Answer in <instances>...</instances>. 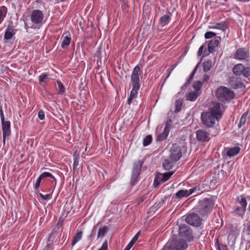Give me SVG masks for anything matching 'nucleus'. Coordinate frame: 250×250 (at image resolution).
Segmentation results:
<instances>
[{
	"instance_id": "nucleus-46",
	"label": "nucleus",
	"mask_w": 250,
	"mask_h": 250,
	"mask_svg": "<svg viewBox=\"0 0 250 250\" xmlns=\"http://www.w3.org/2000/svg\"><path fill=\"white\" fill-rule=\"evenodd\" d=\"M216 36V33L211 31L207 32L205 34V38L206 39H210Z\"/></svg>"
},
{
	"instance_id": "nucleus-15",
	"label": "nucleus",
	"mask_w": 250,
	"mask_h": 250,
	"mask_svg": "<svg viewBox=\"0 0 250 250\" xmlns=\"http://www.w3.org/2000/svg\"><path fill=\"white\" fill-rule=\"evenodd\" d=\"M1 125L2 129L3 143L5 144L6 138L11 134V123L9 121H2Z\"/></svg>"
},
{
	"instance_id": "nucleus-31",
	"label": "nucleus",
	"mask_w": 250,
	"mask_h": 250,
	"mask_svg": "<svg viewBox=\"0 0 250 250\" xmlns=\"http://www.w3.org/2000/svg\"><path fill=\"white\" fill-rule=\"evenodd\" d=\"M7 8L4 6L0 7V24L3 21L7 13Z\"/></svg>"
},
{
	"instance_id": "nucleus-4",
	"label": "nucleus",
	"mask_w": 250,
	"mask_h": 250,
	"mask_svg": "<svg viewBox=\"0 0 250 250\" xmlns=\"http://www.w3.org/2000/svg\"><path fill=\"white\" fill-rule=\"evenodd\" d=\"M201 121L203 124L208 128L212 127L216 121H218L220 118H218L215 115L208 112H203L201 116Z\"/></svg>"
},
{
	"instance_id": "nucleus-11",
	"label": "nucleus",
	"mask_w": 250,
	"mask_h": 250,
	"mask_svg": "<svg viewBox=\"0 0 250 250\" xmlns=\"http://www.w3.org/2000/svg\"><path fill=\"white\" fill-rule=\"evenodd\" d=\"M186 221L192 226L198 227L202 224V220L196 213H191L187 216Z\"/></svg>"
},
{
	"instance_id": "nucleus-61",
	"label": "nucleus",
	"mask_w": 250,
	"mask_h": 250,
	"mask_svg": "<svg viewBox=\"0 0 250 250\" xmlns=\"http://www.w3.org/2000/svg\"><path fill=\"white\" fill-rule=\"evenodd\" d=\"M43 197V200H47L50 198V195L49 194H47L46 195H44Z\"/></svg>"
},
{
	"instance_id": "nucleus-58",
	"label": "nucleus",
	"mask_w": 250,
	"mask_h": 250,
	"mask_svg": "<svg viewBox=\"0 0 250 250\" xmlns=\"http://www.w3.org/2000/svg\"><path fill=\"white\" fill-rule=\"evenodd\" d=\"M48 177L50 178L51 179H52L55 182V185H56L57 181L55 177L50 173V176H49Z\"/></svg>"
},
{
	"instance_id": "nucleus-3",
	"label": "nucleus",
	"mask_w": 250,
	"mask_h": 250,
	"mask_svg": "<svg viewBox=\"0 0 250 250\" xmlns=\"http://www.w3.org/2000/svg\"><path fill=\"white\" fill-rule=\"evenodd\" d=\"M247 200H250V196H245L244 195H241L237 197V202L240 206H235L233 208L234 212L236 215L240 217H243L245 215L247 205Z\"/></svg>"
},
{
	"instance_id": "nucleus-21",
	"label": "nucleus",
	"mask_w": 250,
	"mask_h": 250,
	"mask_svg": "<svg viewBox=\"0 0 250 250\" xmlns=\"http://www.w3.org/2000/svg\"><path fill=\"white\" fill-rule=\"evenodd\" d=\"M132 86V89L131 90L129 97L128 98V99L127 100V104H130L132 102V100L134 98H135L137 97V94H138V91L139 90V89L140 87L135 86Z\"/></svg>"
},
{
	"instance_id": "nucleus-13",
	"label": "nucleus",
	"mask_w": 250,
	"mask_h": 250,
	"mask_svg": "<svg viewBox=\"0 0 250 250\" xmlns=\"http://www.w3.org/2000/svg\"><path fill=\"white\" fill-rule=\"evenodd\" d=\"M172 123V121L171 120H168L167 121L163 132L159 134L156 137L157 141H162L167 138L169 133L170 129L171 127Z\"/></svg>"
},
{
	"instance_id": "nucleus-5",
	"label": "nucleus",
	"mask_w": 250,
	"mask_h": 250,
	"mask_svg": "<svg viewBox=\"0 0 250 250\" xmlns=\"http://www.w3.org/2000/svg\"><path fill=\"white\" fill-rule=\"evenodd\" d=\"M187 248V243L183 239L169 240L165 246V249H169L173 250H185Z\"/></svg>"
},
{
	"instance_id": "nucleus-36",
	"label": "nucleus",
	"mask_w": 250,
	"mask_h": 250,
	"mask_svg": "<svg viewBox=\"0 0 250 250\" xmlns=\"http://www.w3.org/2000/svg\"><path fill=\"white\" fill-rule=\"evenodd\" d=\"M83 232L81 231L76 233L73 238L72 245L74 246L76 243L79 241L82 237Z\"/></svg>"
},
{
	"instance_id": "nucleus-51",
	"label": "nucleus",
	"mask_w": 250,
	"mask_h": 250,
	"mask_svg": "<svg viewBox=\"0 0 250 250\" xmlns=\"http://www.w3.org/2000/svg\"><path fill=\"white\" fill-rule=\"evenodd\" d=\"M107 241H105L103 244L101 248L98 250H107Z\"/></svg>"
},
{
	"instance_id": "nucleus-26",
	"label": "nucleus",
	"mask_w": 250,
	"mask_h": 250,
	"mask_svg": "<svg viewBox=\"0 0 250 250\" xmlns=\"http://www.w3.org/2000/svg\"><path fill=\"white\" fill-rule=\"evenodd\" d=\"M200 94L198 91H193L189 92L186 95V99L189 101H195Z\"/></svg>"
},
{
	"instance_id": "nucleus-57",
	"label": "nucleus",
	"mask_w": 250,
	"mask_h": 250,
	"mask_svg": "<svg viewBox=\"0 0 250 250\" xmlns=\"http://www.w3.org/2000/svg\"><path fill=\"white\" fill-rule=\"evenodd\" d=\"M48 177L50 178L51 179H52L55 182V185H56L57 181L55 177L50 173V176H49Z\"/></svg>"
},
{
	"instance_id": "nucleus-60",
	"label": "nucleus",
	"mask_w": 250,
	"mask_h": 250,
	"mask_svg": "<svg viewBox=\"0 0 250 250\" xmlns=\"http://www.w3.org/2000/svg\"><path fill=\"white\" fill-rule=\"evenodd\" d=\"M48 177L50 178L51 179H52L55 182V185H56L57 181L55 177L50 173V176H49Z\"/></svg>"
},
{
	"instance_id": "nucleus-27",
	"label": "nucleus",
	"mask_w": 250,
	"mask_h": 250,
	"mask_svg": "<svg viewBox=\"0 0 250 250\" xmlns=\"http://www.w3.org/2000/svg\"><path fill=\"white\" fill-rule=\"evenodd\" d=\"M243 68L244 65L242 63L237 64L235 65L233 68V72L236 75H242V73H243Z\"/></svg>"
},
{
	"instance_id": "nucleus-32",
	"label": "nucleus",
	"mask_w": 250,
	"mask_h": 250,
	"mask_svg": "<svg viewBox=\"0 0 250 250\" xmlns=\"http://www.w3.org/2000/svg\"><path fill=\"white\" fill-rule=\"evenodd\" d=\"M211 28L225 31L228 28V26L225 22H221L215 23V26L212 27Z\"/></svg>"
},
{
	"instance_id": "nucleus-23",
	"label": "nucleus",
	"mask_w": 250,
	"mask_h": 250,
	"mask_svg": "<svg viewBox=\"0 0 250 250\" xmlns=\"http://www.w3.org/2000/svg\"><path fill=\"white\" fill-rule=\"evenodd\" d=\"M240 148L238 146H234L233 147L228 148L226 154L227 156L229 157H233L237 154H238L240 152Z\"/></svg>"
},
{
	"instance_id": "nucleus-43",
	"label": "nucleus",
	"mask_w": 250,
	"mask_h": 250,
	"mask_svg": "<svg viewBox=\"0 0 250 250\" xmlns=\"http://www.w3.org/2000/svg\"><path fill=\"white\" fill-rule=\"evenodd\" d=\"M57 83L59 87V94H63L65 93V88L63 85V84L59 81H57Z\"/></svg>"
},
{
	"instance_id": "nucleus-48",
	"label": "nucleus",
	"mask_w": 250,
	"mask_h": 250,
	"mask_svg": "<svg viewBox=\"0 0 250 250\" xmlns=\"http://www.w3.org/2000/svg\"><path fill=\"white\" fill-rule=\"evenodd\" d=\"M44 113L42 109L39 110L38 112V117L41 120H42L44 119Z\"/></svg>"
},
{
	"instance_id": "nucleus-50",
	"label": "nucleus",
	"mask_w": 250,
	"mask_h": 250,
	"mask_svg": "<svg viewBox=\"0 0 250 250\" xmlns=\"http://www.w3.org/2000/svg\"><path fill=\"white\" fill-rule=\"evenodd\" d=\"M49 176H50V173L48 172H43L40 175V177L42 179H43V178H47Z\"/></svg>"
},
{
	"instance_id": "nucleus-62",
	"label": "nucleus",
	"mask_w": 250,
	"mask_h": 250,
	"mask_svg": "<svg viewBox=\"0 0 250 250\" xmlns=\"http://www.w3.org/2000/svg\"><path fill=\"white\" fill-rule=\"evenodd\" d=\"M209 76L208 75H206L204 77L203 81H205H205H208L209 80Z\"/></svg>"
},
{
	"instance_id": "nucleus-39",
	"label": "nucleus",
	"mask_w": 250,
	"mask_h": 250,
	"mask_svg": "<svg viewBox=\"0 0 250 250\" xmlns=\"http://www.w3.org/2000/svg\"><path fill=\"white\" fill-rule=\"evenodd\" d=\"M211 63V61H206L203 63V70L205 72L208 71L210 70Z\"/></svg>"
},
{
	"instance_id": "nucleus-25",
	"label": "nucleus",
	"mask_w": 250,
	"mask_h": 250,
	"mask_svg": "<svg viewBox=\"0 0 250 250\" xmlns=\"http://www.w3.org/2000/svg\"><path fill=\"white\" fill-rule=\"evenodd\" d=\"M190 195L189 190L181 189L175 194L176 198L181 199L183 197H187Z\"/></svg>"
},
{
	"instance_id": "nucleus-44",
	"label": "nucleus",
	"mask_w": 250,
	"mask_h": 250,
	"mask_svg": "<svg viewBox=\"0 0 250 250\" xmlns=\"http://www.w3.org/2000/svg\"><path fill=\"white\" fill-rule=\"evenodd\" d=\"M242 75L244 76L245 77H248L250 76V67H245L244 66V68L243 69V73H242Z\"/></svg>"
},
{
	"instance_id": "nucleus-28",
	"label": "nucleus",
	"mask_w": 250,
	"mask_h": 250,
	"mask_svg": "<svg viewBox=\"0 0 250 250\" xmlns=\"http://www.w3.org/2000/svg\"><path fill=\"white\" fill-rule=\"evenodd\" d=\"M165 182L164 181V177L162 173H158L155 177V179L154 181V185L155 186H157L158 185Z\"/></svg>"
},
{
	"instance_id": "nucleus-52",
	"label": "nucleus",
	"mask_w": 250,
	"mask_h": 250,
	"mask_svg": "<svg viewBox=\"0 0 250 250\" xmlns=\"http://www.w3.org/2000/svg\"><path fill=\"white\" fill-rule=\"evenodd\" d=\"M0 117L1 122L5 121L4 115V113H3V112L2 110V107L1 105H0Z\"/></svg>"
},
{
	"instance_id": "nucleus-7",
	"label": "nucleus",
	"mask_w": 250,
	"mask_h": 250,
	"mask_svg": "<svg viewBox=\"0 0 250 250\" xmlns=\"http://www.w3.org/2000/svg\"><path fill=\"white\" fill-rule=\"evenodd\" d=\"M234 59L240 61L245 62L249 64L250 60L249 50L244 47L237 49L234 55Z\"/></svg>"
},
{
	"instance_id": "nucleus-33",
	"label": "nucleus",
	"mask_w": 250,
	"mask_h": 250,
	"mask_svg": "<svg viewBox=\"0 0 250 250\" xmlns=\"http://www.w3.org/2000/svg\"><path fill=\"white\" fill-rule=\"evenodd\" d=\"M237 235V229L236 228H232L228 235V239L232 240L236 238V235Z\"/></svg>"
},
{
	"instance_id": "nucleus-22",
	"label": "nucleus",
	"mask_w": 250,
	"mask_h": 250,
	"mask_svg": "<svg viewBox=\"0 0 250 250\" xmlns=\"http://www.w3.org/2000/svg\"><path fill=\"white\" fill-rule=\"evenodd\" d=\"M62 40L61 47L63 49L67 48L71 40L70 35L65 36L63 35L62 37Z\"/></svg>"
},
{
	"instance_id": "nucleus-30",
	"label": "nucleus",
	"mask_w": 250,
	"mask_h": 250,
	"mask_svg": "<svg viewBox=\"0 0 250 250\" xmlns=\"http://www.w3.org/2000/svg\"><path fill=\"white\" fill-rule=\"evenodd\" d=\"M140 232H138L133 237L132 240L130 241V242L129 243V244L126 246V247L125 248L124 250H129L133 246L134 243L136 242V241L138 239V237L140 235Z\"/></svg>"
},
{
	"instance_id": "nucleus-55",
	"label": "nucleus",
	"mask_w": 250,
	"mask_h": 250,
	"mask_svg": "<svg viewBox=\"0 0 250 250\" xmlns=\"http://www.w3.org/2000/svg\"><path fill=\"white\" fill-rule=\"evenodd\" d=\"M218 250H228L226 245H221L218 246Z\"/></svg>"
},
{
	"instance_id": "nucleus-37",
	"label": "nucleus",
	"mask_w": 250,
	"mask_h": 250,
	"mask_svg": "<svg viewBox=\"0 0 250 250\" xmlns=\"http://www.w3.org/2000/svg\"><path fill=\"white\" fill-rule=\"evenodd\" d=\"M182 105V101L180 99H178L175 101V108L174 110V112L175 113H178L179 112L181 109V107Z\"/></svg>"
},
{
	"instance_id": "nucleus-64",
	"label": "nucleus",
	"mask_w": 250,
	"mask_h": 250,
	"mask_svg": "<svg viewBox=\"0 0 250 250\" xmlns=\"http://www.w3.org/2000/svg\"><path fill=\"white\" fill-rule=\"evenodd\" d=\"M198 65H199V63L197 64L196 66L194 67V68L193 69V71H194V72L196 73L197 70V68H198Z\"/></svg>"
},
{
	"instance_id": "nucleus-18",
	"label": "nucleus",
	"mask_w": 250,
	"mask_h": 250,
	"mask_svg": "<svg viewBox=\"0 0 250 250\" xmlns=\"http://www.w3.org/2000/svg\"><path fill=\"white\" fill-rule=\"evenodd\" d=\"M172 13L168 12L167 14L162 16L158 21L159 25L161 27H164L167 25L171 20Z\"/></svg>"
},
{
	"instance_id": "nucleus-24",
	"label": "nucleus",
	"mask_w": 250,
	"mask_h": 250,
	"mask_svg": "<svg viewBox=\"0 0 250 250\" xmlns=\"http://www.w3.org/2000/svg\"><path fill=\"white\" fill-rule=\"evenodd\" d=\"M50 78L48 74L43 73L39 76V81L41 85L46 84L50 81Z\"/></svg>"
},
{
	"instance_id": "nucleus-42",
	"label": "nucleus",
	"mask_w": 250,
	"mask_h": 250,
	"mask_svg": "<svg viewBox=\"0 0 250 250\" xmlns=\"http://www.w3.org/2000/svg\"><path fill=\"white\" fill-rule=\"evenodd\" d=\"M203 85V83L201 81H196L194 83L193 87L196 90L195 91H198Z\"/></svg>"
},
{
	"instance_id": "nucleus-20",
	"label": "nucleus",
	"mask_w": 250,
	"mask_h": 250,
	"mask_svg": "<svg viewBox=\"0 0 250 250\" xmlns=\"http://www.w3.org/2000/svg\"><path fill=\"white\" fill-rule=\"evenodd\" d=\"M220 41V38L218 37L211 40L209 42L208 44V49L210 53L212 52L214 48L218 45Z\"/></svg>"
},
{
	"instance_id": "nucleus-49",
	"label": "nucleus",
	"mask_w": 250,
	"mask_h": 250,
	"mask_svg": "<svg viewBox=\"0 0 250 250\" xmlns=\"http://www.w3.org/2000/svg\"><path fill=\"white\" fill-rule=\"evenodd\" d=\"M42 180V179L39 176L38 177V178L36 181V183L35 184V188L36 189H38L40 187Z\"/></svg>"
},
{
	"instance_id": "nucleus-41",
	"label": "nucleus",
	"mask_w": 250,
	"mask_h": 250,
	"mask_svg": "<svg viewBox=\"0 0 250 250\" xmlns=\"http://www.w3.org/2000/svg\"><path fill=\"white\" fill-rule=\"evenodd\" d=\"M152 141V136L151 135L146 136L143 140V146H147L149 145Z\"/></svg>"
},
{
	"instance_id": "nucleus-10",
	"label": "nucleus",
	"mask_w": 250,
	"mask_h": 250,
	"mask_svg": "<svg viewBox=\"0 0 250 250\" xmlns=\"http://www.w3.org/2000/svg\"><path fill=\"white\" fill-rule=\"evenodd\" d=\"M44 15L40 10H34L30 15V20L34 25H41L43 23Z\"/></svg>"
},
{
	"instance_id": "nucleus-2",
	"label": "nucleus",
	"mask_w": 250,
	"mask_h": 250,
	"mask_svg": "<svg viewBox=\"0 0 250 250\" xmlns=\"http://www.w3.org/2000/svg\"><path fill=\"white\" fill-rule=\"evenodd\" d=\"M216 96L219 101L226 103L232 100L235 96V94L230 88L221 86L217 89Z\"/></svg>"
},
{
	"instance_id": "nucleus-38",
	"label": "nucleus",
	"mask_w": 250,
	"mask_h": 250,
	"mask_svg": "<svg viewBox=\"0 0 250 250\" xmlns=\"http://www.w3.org/2000/svg\"><path fill=\"white\" fill-rule=\"evenodd\" d=\"M107 230V229L106 227L104 226L102 228H100L98 230L97 237L100 238L103 237L106 233Z\"/></svg>"
},
{
	"instance_id": "nucleus-16",
	"label": "nucleus",
	"mask_w": 250,
	"mask_h": 250,
	"mask_svg": "<svg viewBox=\"0 0 250 250\" xmlns=\"http://www.w3.org/2000/svg\"><path fill=\"white\" fill-rule=\"evenodd\" d=\"M221 105H222V104H221L219 102H213L211 106L209 108V111L208 112L212 113V114L215 115L218 117V118L221 119L222 115L221 108Z\"/></svg>"
},
{
	"instance_id": "nucleus-19",
	"label": "nucleus",
	"mask_w": 250,
	"mask_h": 250,
	"mask_svg": "<svg viewBox=\"0 0 250 250\" xmlns=\"http://www.w3.org/2000/svg\"><path fill=\"white\" fill-rule=\"evenodd\" d=\"M55 236L53 233H51L48 237L46 245L42 250H53V240L55 239Z\"/></svg>"
},
{
	"instance_id": "nucleus-35",
	"label": "nucleus",
	"mask_w": 250,
	"mask_h": 250,
	"mask_svg": "<svg viewBox=\"0 0 250 250\" xmlns=\"http://www.w3.org/2000/svg\"><path fill=\"white\" fill-rule=\"evenodd\" d=\"M15 33L13 32L12 29L10 30L8 29L5 32L4 35V39L6 40H9L12 38L14 35Z\"/></svg>"
},
{
	"instance_id": "nucleus-45",
	"label": "nucleus",
	"mask_w": 250,
	"mask_h": 250,
	"mask_svg": "<svg viewBox=\"0 0 250 250\" xmlns=\"http://www.w3.org/2000/svg\"><path fill=\"white\" fill-rule=\"evenodd\" d=\"M201 188L199 186H195V187L189 189L190 195L194 193H197L198 194Z\"/></svg>"
},
{
	"instance_id": "nucleus-8",
	"label": "nucleus",
	"mask_w": 250,
	"mask_h": 250,
	"mask_svg": "<svg viewBox=\"0 0 250 250\" xmlns=\"http://www.w3.org/2000/svg\"><path fill=\"white\" fill-rule=\"evenodd\" d=\"M142 71L139 65H136L133 69L131 75V83L132 86L140 87V77Z\"/></svg>"
},
{
	"instance_id": "nucleus-53",
	"label": "nucleus",
	"mask_w": 250,
	"mask_h": 250,
	"mask_svg": "<svg viewBox=\"0 0 250 250\" xmlns=\"http://www.w3.org/2000/svg\"><path fill=\"white\" fill-rule=\"evenodd\" d=\"M191 82H189L188 81H187V83H185L184 85L181 86V90H185L187 87L190 84Z\"/></svg>"
},
{
	"instance_id": "nucleus-47",
	"label": "nucleus",
	"mask_w": 250,
	"mask_h": 250,
	"mask_svg": "<svg viewBox=\"0 0 250 250\" xmlns=\"http://www.w3.org/2000/svg\"><path fill=\"white\" fill-rule=\"evenodd\" d=\"M173 172H166L165 173H163V175L164 177V181H167L168 180L171 176L173 174Z\"/></svg>"
},
{
	"instance_id": "nucleus-17",
	"label": "nucleus",
	"mask_w": 250,
	"mask_h": 250,
	"mask_svg": "<svg viewBox=\"0 0 250 250\" xmlns=\"http://www.w3.org/2000/svg\"><path fill=\"white\" fill-rule=\"evenodd\" d=\"M197 139L200 142H208L210 140L209 133L204 129H199L196 131Z\"/></svg>"
},
{
	"instance_id": "nucleus-29",
	"label": "nucleus",
	"mask_w": 250,
	"mask_h": 250,
	"mask_svg": "<svg viewBox=\"0 0 250 250\" xmlns=\"http://www.w3.org/2000/svg\"><path fill=\"white\" fill-rule=\"evenodd\" d=\"M171 159H166L163 163V167L166 170H169L171 169L173 166V162Z\"/></svg>"
},
{
	"instance_id": "nucleus-12",
	"label": "nucleus",
	"mask_w": 250,
	"mask_h": 250,
	"mask_svg": "<svg viewBox=\"0 0 250 250\" xmlns=\"http://www.w3.org/2000/svg\"><path fill=\"white\" fill-rule=\"evenodd\" d=\"M170 152L169 158L173 161H177L182 156L181 147L177 144L172 145Z\"/></svg>"
},
{
	"instance_id": "nucleus-14",
	"label": "nucleus",
	"mask_w": 250,
	"mask_h": 250,
	"mask_svg": "<svg viewBox=\"0 0 250 250\" xmlns=\"http://www.w3.org/2000/svg\"><path fill=\"white\" fill-rule=\"evenodd\" d=\"M172 123V121L171 120H168L167 121L163 132L159 134L156 137L157 141H162L167 138L169 133L170 129L171 127Z\"/></svg>"
},
{
	"instance_id": "nucleus-59",
	"label": "nucleus",
	"mask_w": 250,
	"mask_h": 250,
	"mask_svg": "<svg viewBox=\"0 0 250 250\" xmlns=\"http://www.w3.org/2000/svg\"><path fill=\"white\" fill-rule=\"evenodd\" d=\"M48 177L50 178L51 179H52L55 182V185H56L57 181L55 177L50 173V176H49Z\"/></svg>"
},
{
	"instance_id": "nucleus-1",
	"label": "nucleus",
	"mask_w": 250,
	"mask_h": 250,
	"mask_svg": "<svg viewBox=\"0 0 250 250\" xmlns=\"http://www.w3.org/2000/svg\"><path fill=\"white\" fill-rule=\"evenodd\" d=\"M214 205V201L213 199L204 198L199 202L194 209L199 215L204 217L212 211Z\"/></svg>"
},
{
	"instance_id": "nucleus-9",
	"label": "nucleus",
	"mask_w": 250,
	"mask_h": 250,
	"mask_svg": "<svg viewBox=\"0 0 250 250\" xmlns=\"http://www.w3.org/2000/svg\"><path fill=\"white\" fill-rule=\"evenodd\" d=\"M143 166V163L138 161L134 164L133 167L130 183L132 186L136 185Z\"/></svg>"
},
{
	"instance_id": "nucleus-56",
	"label": "nucleus",
	"mask_w": 250,
	"mask_h": 250,
	"mask_svg": "<svg viewBox=\"0 0 250 250\" xmlns=\"http://www.w3.org/2000/svg\"><path fill=\"white\" fill-rule=\"evenodd\" d=\"M195 72H194V71H192L191 73V74H190V75L189 78L188 80V81L189 82H191V81L192 80L193 76L195 75Z\"/></svg>"
},
{
	"instance_id": "nucleus-40",
	"label": "nucleus",
	"mask_w": 250,
	"mask_h": 250,
	"mask_svg": "<svg viewBox=\"0 0 250 250\" xmlns=\"http://www.w3.org/2000/svg\"><path fill=\"white\" fill-rule=\"evenodd\" d=\"M79 156L78 154H77L76 153L73 155V169L74 170L76 169L77 167L79 165Z\"/></svg>"
},
{
	"instance_id": "nucleus-54",
	"label": "nucleus",
	"mask_w": 250,
	"mask_h": 250,
	"mask_svg": "<svg viewBox=\"0 0 250 250\" xmlns=\"http://www.w3.org/2000/svg\"><path fill=\"white\" fill-rule=\"evenodd\" d=\"M204 45H202L200 47L198 51V56H201L202 55L203 51L204 49Z\"/></svg>"
},
{
	"instance_id": "nucleus-6",
	"label": "nucleus",
	"mask_w": 250,
	"mask_h": 250,
	"mask_svg": "<svg viewBox=\"0 0 250 250\" xmlns=\"http://www.w3.org/2000/svg\"><path fill=\"white\" fill-rule=\"evenodd\" d=\"M179 235L181 237L183 238L189 242L193 240L194 237L192 234V231L189 226L186 225L182 224L180 225L179 228Z\"/></svg>"
},
{
	"instance_id": "nucleus-63",
	"label": "nucleus",
	"mask_w": 250,
	"mask_h": 250,
	"mask_svg": "<svg viewBox=\"0 0 250 250\" xmlns=\"http://www.w3.org/2000/svg\"><path fill=\"white\" fill-rule=\"evenodd\" d=\"M247 229L250 232V221L247 224Z\"/></svg>"
},
{
	"instance_id": "nucleus-34",
	"label": "nucleus",
	"mask_w": 250,
	"mask_h": 250,
	"mask_svg": "<svg viewBox=\"0 0 250 250\" xmlns=\"http://www.w3.org/2000/svg\"><path fill=\"white\" fill-rule=\"evenodd\" d=\"M248 114L247 112H245L242 115L239 121V123L238 125V126L239 128H241L243 125H244L246 124L247 120Z\"/></svg>"
}]
</instances>
